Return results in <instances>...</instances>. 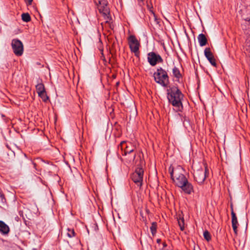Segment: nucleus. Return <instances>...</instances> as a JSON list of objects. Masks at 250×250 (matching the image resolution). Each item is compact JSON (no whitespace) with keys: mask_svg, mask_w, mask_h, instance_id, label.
Listing matches in <instances>:
<instances>
[{"mask_svg":"<svg viewBox=\"0 0 250 250\" xmlns=\"http://www.w3.org/2000/svg\"><path fill=\"white\" fill-rule=\"evenodd\" d=\"M183 97L181 91L177 87H172L170 91L168 93L167 98L169 102L178 110H181L183 108L181 100Z\"/></svg>","mask_w":250,"mask_h":250,"instance_id":"f257e3e1","label":"nucleus"},{"mask_svg":"<svg viewBox=\"0 0 250 250\" xmlns=\"http://www.w3.org/2000/svg\"><path fill=\"white\" fill-rule=\"evenodd\" d=\"M169 171L171 178L177 186L182 185V183L187 182V179L184 174V170L181 167L178 166L175 168L170 167Z\"/></svg>","mask_w":250,"mask_h":250,"instance_id":"f03ea898","label":"nucleus"},{"mask_svg":"<svg viewBox=\"0 0 250 250\" xmlns=\"http://www.w3.org/2000/svg\"><path fill=\"white\" fill-rule=\"evenodd\" d=\"M155 81L163 86H167L169 83L168 76L167 72L160 67L158 68L154 74Z\"/></svg>","mask_w":250,"mask_h":250,"instance_id":"7ed1b4c3","label":"nucleus"},{"mask_svg":"<svg viewBox=\"0 0 250 250\" xmlns=\"http://www.w3.org/2000/svg\"><path fill=\"white\" fill-rule=\"evenodd\" d=\"M107 4V0H99L98 8L100 13L103 15L106 22H108V20H110V11Z\"/></svg>","mask_w":250,"mask_h":250,"instance_id":"20e7f679","label":"nucleus"},{"mask_svg":"<svg viewBox=\"0 0 250 250\" xmlns=\"http://www.w3.org/2000/svg\"><path fill=\"white\" fill-rule=\"evenodd\" d=\"M144 170L141 167H137L131 175V179L136 185L141 187L142 185Z\"/></svg>","mask_w":250,"mask_h":250,"instance_id":"39448f33","label":"nucleus"},{"mask_svg":"<svg viewBox=\"0 0 250 250\" xmlns=\"http://www.w3.org/2000/svg\"><path fill=\"white\" fill-rule=\"evenodd\" d=\"M11 46L14 54L18 56H21L23 52V45L21 41L18 39H13L12 41Z\"/></svg>","mask_w":250,"mask_h":250,"instance_id":"423d86ee","label":"nucleus"},{"mask_svg":"<svg viewBox=\"0 0 250 250\" xmlns=\"http://www.w3.org/2000/svg\"><path fill=\"white\" fill-rule=\"evenodd\" d=\"M207 171V167L205 170L202 168H200L194 170L193 173L194 180L199 184H203L205 181L206 178Z\"/></svg>","mask_w":250,"mask_h":250,"instance_id":"0eeeda50","label":"nucleus"},{"mask_svg":"<svg viewBox=\"0 0 250 250\" xmlns=\"http://www.w3.org/2000/svg\"><path fill=\"white\" fill-rule=\"evenodd\" d=\"M129 47L132 52L136 54L138 52L140 43L135 36L131 35L128 38Z\"/></svg>","mask_w":250,"mask_h":250,"instance_id":"6e6552de","label":"nucleus"},{"mask_svg":"<svg viewBox=\"0 0 250 250\" xmlns=\"http://www.w3.org/2000/svg\"><path fill=\"white\" fill-rule=\"evenodd\" d=\"M147 59L149 63L152 66L155 65L157 63L163 62V59L161 57L154 52H150L148 53Z\"/></svg>","mask_w":250,"mask_h":250,"instance_id":"1a4fd4ad","label":"nucleus"},{"mask_svg":"<svg viewBox=\"0 0 250 250\" xmlns=\"http://www.w3.org/2000/svg\"><path fill=\"white\" fill-rule=\"evenodd\" d=\"M119 147L122 151H124V155H126L127 153H130L134 150V146H132L130 143L127 145L126 142L125 141L122 142Z\"/></svg>","mask_w":250,"mask_h":250,"instance_id":"9d476101","label":"nucleus"},{"mask_svg":"<svg viewBox=\"0 0 250 250\" xmlns=\"http://www.w3.org/2000/svg\"><path fill=\"white\" fill-rule=\"evenodd\" d=\"M180 187L185 193L190 194L193 191V187L191 184L188 182V180L187 182L182 183V185L178 186Z\"/></svg>","mask_w":250,"mask_h":250,"instance_id":"9b49d317","label":"nucleus"},{"mask_svg":"<svg viewBox=\"0 0 250 250\" xmlns=\"http://www.w3.org/2000/svg\"><path fill=\"white\" fill-rule=\"evenodd\" d=\"M204 53L206 57L210 62V63L214 66H216L215 59L214 58L213 54L210 51V48H206L204 50Z\"/></svg>","mask_w":250,"mask_h":250,"instance_id":"f8f14e48","label":"nucleus"},{"mask_svg":"<svg viewBox=\"0 0 250 250\" xmlns=\"http://www.w3.org/2000/svg\"><path fill=\"white\" fill-rule=\"evenodd\" d=\"M231 222H232V227L233 229V231L236 235L237 234V228L239 226V223L237 220V217L236 216L235 213H234L232 207H231Z\"/></svg>","mask_w":250,"mask_h":250,"instance_id":"ddd939ff","label":"nucleus"},{"mask_svg":"<svg viewBox=\"0 0 250 250\" xmlns=\"http://www.w3.org/2000/svg\"><path fill=\"white\" fill-rule=\"evenodd\" d=\"M0 231L4 234H7L9 231V227L2 221H0Z\"/></svg>","mask_w":250,"mask_h":250,"instance_id":"4468645a","label":"nucleus"},{"mask_svg":"<svg viewBox=\"0 0 250 250\" xmlns=\"http://www.w3.org/2000/svg\"><path fill=\"white\" fill-rule=\"evenodd\" d=\"M198 40L200 45L201 46H205L207 43V39L205 35L203 34H200L198 36Z\"/></svg>","mask_w":250,"mask_h":250,"instance_id":"2eb2a0df","label":"nucleus"},{"mask_svg":"<svg viewBox=\"0 0 250 250\" xmlns=\"http://www.w3.org/2000/svg\"><path fill=\"white\" fill-rule=\"evenodd\" d=\"M36 91L38 94L45 91L44 86L42 83H39L36 85Z\"/></svg>","mask_w":250,"mask_h":250,"instance_id":"dca6fc26","label":"nucleus"},{"mask_svg":"<svg viewBox=\"0 0 250 250\" xmlns=\"http://www.w3.org/2000/svg\"><path fill=\"white\" fill-rule=\"evenodd\" d=\"M22 20L25 22H29L31 21V17L29 14L27 13H23L21 15Z\"/></svg>","mask_w":250,"mask_h":250,"instance_id":"f3484780","label":"nucleus"},{"mask_svg":"<svg viewBox=\"0 0 250 250\" xmlns=\"http://www.w3.org/2000/svg\"><path fill=\"white\" fill-rule=\"evenodd\" d=\"M172 73L174 77H175L176 78H179L181 77V75L180 73V71L179 69L176 68V67H174L172 69Z\"/></svg>","mask_w":250,"mask_h":250,"instance_id":"a211bd4d","label":"nucleus"},{"mask_svg":"<svg viewBox=\"0 0 250 250\" xmlns=\"http://www.w3.org/2000/svg\"><path fill=\"white\" fill-rule=\"evenodd\" d=\"M178 223L181 230L184 229V219L183 217H179L178 219Z\"/></svg>","mask_w":250,"mask_h":250,"instance_id":"6ab92c4d","label":"nucleus"},{"mask_svg":"<svg viewBox=\"0 0 250 250\" xmlns=\"http://www.w3.org/2000/svg\"><path fill=\"white\" fill-rule=\"evenodd\" d=\"M38 95L44 102H46L48 99V97L47 96L45 91L39 93Z\"/></svg>","mask_w":250,"mask_h":250,"instance_id":"aec40b11","label":"nucleus"},{"mask_svg":"<svg viewBox=\"0 0 250 250\" xmlns=\"http://www.w3.org/2000/svg\"><path fill=\"white\" fill-rule=\"evenodd\" d=\"M150 230L152 235H154L156 233L157 230V223L156 222H153L151 224Z\"/></svg>","mask_w":250,"mask_h":250,"instance_id":"412c9836","label":"nucleus"},{"mask_svg":"<svg viewBox=\"0 0 250 250\" xmlns=\"http://www.w3.org/2000/svg\"><path fill=\"white\" fill-rule=\"evenodd\" d=\"M6 201L4 194L0 191V206L3 205Z\"/></svg>","mask_w":250,"mask_h":250,"instance_id":"4be33fe9","label":"nucleus"},{"mask_svg":"<svg viewBox=\"0 0 250 250\" xmlns=\"http://www.w3.org/2000/svg\"><path fill=\"white\" fill-rule=\"evenodd\" d=\"M204 237L205 239L207 240L208 241H209L211 239V236L210 234L208 231H205L204 232Z\"/></svg>","mask_w":250,"mask_h":250,"instance_id":"5701e85b","label":"nucleus"},{"mask_svg":"<svg viewBox=\"0 0 250 250\" xmlns=\"http://www.w3.org/2000/svg\"><path fill=\"white\" fill-rule=\"evenodd\" d=\"M67 235L69 237H72L75 236V232L73 229L70 230L68 229V232L67 233Z\"/></svg>","mask_w":250,"mask_h":250,"instance_id":"b1692460","label":"nucleus"},{"mask_svg":"<svg viewBox=\"0 0 250 250\" xmlns=\"http://www.w3.org/2000/svg\"><path fill=\"white\" fill-rule=\"evenodd\" d=\"M163 246H164V247H166L167 246V244H166V243H163Z\"/></svg>","mask_w":250,"mask_h":250,"instance_id":"393cba45","label":"nucleus"},{"mask_svg":"<svg viewBox=\"0 0 250 250\" xmlns=\"http://www.w3.org/2000/svg\"><path fill=\"white\" fill-rule=\"evenodd\" d=\"M161 240L160 239H158L157 240V242L158 243H159L160 242Z\"/></svg>","mask_w":250,"mask_h":250,"instance_id":"a878e982","label":"nucleus"},{"mask_svg":"<svg viewBox=\"0 0 250 250\" xmlns=\"http://www.w3.org/2000/svg\"><path fill=\"white\" fill-rule=\"evenodd\" d=\"M101 51H102V54H103V50H101Z\"/></svg>","mask_w":250,"mask_h":250,"instance_id":"bb28decb","label":"nucleus"}]
</instances>
